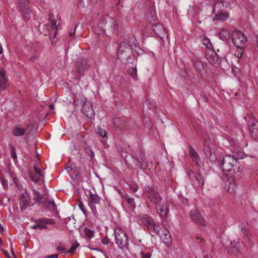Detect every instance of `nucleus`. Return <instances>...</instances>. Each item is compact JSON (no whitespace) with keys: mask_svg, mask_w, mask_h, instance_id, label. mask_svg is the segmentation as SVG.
I'll return each mask as SVG.
<instances>
[{"mask_svg":"<svg viewBox=\"0 0 258 258\" xmlns=\"http://www.w3.org/2000/svg\"><path fill=\"white\" fill-rule=\"evenodd\" d=\"M147 104H148V103H150V109H153L155 108V104L154 103H153V104L150 103L149 101H148L146 102Z\"/></svg>","mask_w":258,"mask_h":258,"instance_id":"nucleus-57","label":"nucleus"},{"mask_svg":"<svg viewBox=\"0 0 258 258\" xmlns=\"http://www.w3.org/2000/svg\"><path fill=\"white\" fill-rule=\"evenodd\" d=\"M3 197L0 196V207L3 205Z\"/></svg>","mask_w":258,"mask_h":258,"instance_id":"nucleus-61","label":"nucleus"},{"mask_svg":"<svg viewBox=\"0 0 258 258\" xmlns=\"http://www.w3.org/2000/svg\"><path fill=\"white\" fill-rule=\"evenodd\" d=\"M49 20L50 22L49 24L44 26L45 29L47 30V33H45V36L49 35L50 38H54L56 35V31L57 27L56 21L54 20V18L51 13L49 15Z\"/></svg>","mask_w":258,"mask_h":258,"instance_id":"nucleus-9","label":"nucleus"},{"mask_svg":"<svg viewBox=\"0 0 258 258\" xmlns=\"http://www.w3.org/2000/svg\"><path fill=\"white\" fill-rule=\"evenodd\" d=\"M34 172H30V177L32 180L35 182H40L43 178L41 170L37 165L33 166Z\"/></svg>","mask_w":258,"mask_h":258,"instance_id":"nucleus-17","label":"nucleus"},{"mask_svg":"<svg viewBox=\"0 0 258 258\" xmlns=\"http://www.w3.org/2000/svg\"><path fill=\"white\" fill-rule=\"evenodd\" d=\"M54 224V220L45 218L37 220L36 226L40 229H44L47 228V225H53Z\"/></svg>","mask_w":258,"mask_h":258,"instance_id":"nucleus-19","label":"nucleus"},{"mask_svg":"<svg viewBox=\"0 0 258 258\" xmlns=\"http://www.w3.org/2000/svg\"><path fill=\"white\" fill-rule=\"evenodd\" d=\"M37 59V57L36 56H33L32 57H30V61L31 62H33L35 60H36Z\"/></svg>","mask_w":258,"mask_h":258,"instance_id":"nucleus-60","label":"nucleus"},{"mask_svg":"<svg viewBox=\"0 0 258 258\" xmlns=\"http://www.w3.org/2000/svg\"><path fill=\"white\" fill-rule=\"evenodd\" d=\"M78 206H79V208H80V209L82 211V212L83 213H85L86 210L84 208V204H83V203L82 202L79 201Z\"/></svg>","mask_w":258,"mask_h":258,"instance_id":"nucleus-50","label":"nucleus"},{"mask_svg":"<svg viewBox=\"0 0 258 258\" xmlns=\"http://www.w3.org/2000/svg\"><path fill=\"white\" fill-rule=\"evenodd\" d=\"M232 40L236 47L243 46L247 41L244 35L240 31L235 30L232 35Z\"/></svg>","mask_w":258,"mask_h":258,"instance_id":"nucleus-10","label":"nucleus"},{"mask_svg":"<svg viewBox=\"0 0 258 258\" xmlns=\"http://www.w3.org/2000/svg\"><path fill=\"white\" fill-rule=\"evenodd\" d=\"M237 48L236 51L235 53V56L237 58H241L242 56V53L243 51V49L242 48V46L236 47Z\"/></svg>","mask_w":258,"mask_h":258,"instance_id":"nucleus-38","label":"nucleus"},{"mask_svg":"<svg viewBox=\"0 0 258 258\" xmlns=\"http://www.w3.org/2000/svg\"><path fill=\"white\" fill-rule=\"evenodd\" d=\"M141 254L142 255V258H150L151 257L150 254L149 253H145L143 252H141Z\"/></svg>","mask_w":258,"mask_h":258,"instance_id":"nucleus-54","label":"nucleus"},{"mask_svg":"<svg viewBox=\"0 0 258 258\" xmlns=\"http://www.w3.org/2000/svg\"><path fill=\"white\" fill-rule=\"evenodd\" d=\"M90 207L91 209V210L93 213H95L96 212V207L92 205V204H89Z\"/></svg>","mask_w":258,"mask_h":258,"instance_id":"nucleus-55","label":"nucleus"},{"mask_svg":"<svg viewBox=\"0 0 258 258\" xmlns=\"http://www.w3.org/2000/svg\"><path fill=\"white\" fill-rule=\"evenodd\" d=\"M10 154L11 157L14 161H16L17 159V154L14 147L11 146L10 149Z\"/></svg>","mask_w":258,"mask_h":258,"instance_id":"nucleus-41","label":"nucleus"},{"mask_svg":"<svg viewBox=\"0 0 258 258\" xmlns=\"http://www.w3.org/2000/svg\"><path fill=\"white\" fill-rule=\"evenodd\" d=\"M214 55H216V53L214 54L213 52L211 55H206L207 60L211 63H214L217 59V57Z\"/></svg>","mask_w":258,"mask_h":258,"instance_id":"nucleus-37","label":"nucleus"},{"mask_svg":"<svg viewBox=\"0 0 258 258\" xmlns=\"http://www.w3.org/2000/svg\"><path fill=\"white\" fill-rule=\"evenodd\" d=\"M19 201L20 209L22 211H24L31 206L30 194L26 191L21 193L19 195Z\"/></svg>","mask_w":258,"mask_h":258,"instance_id":"nucleus-13","label":"nucleus"},{"mask_svg":"<svg viewBox=\"0 0 258 258\" xmlns=\"http://www.w3.org/2000/svg\"><path fill=\"white\" fill-rule=\"evenodd\" d=\"M203 44L208 49H210L212 47V43L210 40L207 38H205L203 40Z\"/></svg>","mask_w":258,"mask_h":258,"instance_id":"nucleus-40","label":"nucleus"},{"mask_svg":"<svg viewBox=\"0 0 258 258\" xmlns=\"http://www.w3.org/2000/svg\"><path fill=\"white\" fill-rule=\"evenodd\" d=\"M229 4L228 2L224 0H218L216 2L213 11L214 13H216L218 11L222 10L223 8H228Z\"/></svg>","mask_w":258,"mask_h":258,"instance_id":"nucleus-26","label":"nucleus"},{"mask_svg":"<svg viewBox=\"0 0 258 258\" xmlns=\"http://www.w3.org/2000/svg\"><path fill=\"white\" fill-rule=\"evenodd\" d=\"M205 142L204 147V152L205 156L211 161H214L217 157L215 153L214 145L210 142V139H205Z\"/></svg>","mask_w":258,"mask_h":258,"instance_id":"nucleus-7","label":"nucleus"},{"mask_svg":"<svg viewBox=\"0 0 258 258\" xmlns=\"http://www.w3.org/2000/svg\"><path fill=\"white\" fill-rule=\"evenodd\" d=\"M254 46L255 50L258 51V34L255 36V40L254 42Z\"/></svg>","mask_w":258,"mask_h":258,"instance_id":"nucleus-51","label":"nucleus"},{"mask_svg":"<svg viewBox=\"0 0 258 258\" xmlns=\"http://www.w3.org/2000/svg\"><path fill=\"white\" fill-rule=\"evenodd\" d=\"M159 235L160 238L163 240V242L168 246L171 243V236L169 231L167 229H164L162 231L161 233L157 232Z\"/></svg>","mask_w":258,"mask_h":258,"instance_id":"nucleus-21","label":"nucleus"},{"mask_svg":"<svg viewBox=\"0 0 258 258\" xmlns=\"http://www.w3.org/2000/svg\"><path fill=\"white\" fill-rule=\"evenodd\" d=\"M92 250L102 252V250L99 248H95L92 249Z\"/></svg>","mask_w":258,"mask_h":258,"instance_id":"nucleus-63","label":"nucleus"},{"mask_svg":"<svg viewBox=\"0 0 258 258\" xmlns=\"http://www.w3.org/2000/svg\"><path fill=\"white\" fill-rule=\"evenodd\" d=\"M202 99L203 100V101L205 102H207L208 100V98L207 97H206V96H202Z\"/></svg>","mask_w":258,"mask_h":258,"instance_id":"nucleus-62","label":"nucleus"},{"mask_svg":"<svg viewBox=\"0 0 258 258\" xmlns=\"http://www.w3.org/2000/svg\"><path fill=\"white\" fill-rule=\"evenodd\" d=\"M189 152L193 162H195L198 166H200L202 163L197 152L192 148H190Z\"/></svg>","mask_w":258,"mask_h":258,"instance_id":"nucleus-29","label":"nucleus"},{"mask_svg":"<svg viewBox=\"0 0 258 258\" xmlns=\"http://www.w3.org/2000/svg\"><path fill=\"white\" fill-rule=\"evenodd\" d=\"M195 68L197 72L201 76L205 75L208 71L206 64L200 60H197L195 62Z\"/></svg>","mask_w":258,"mask_h":258,"instance_id":"nucleus-23","label":"nucleus"},{"mask_svg":"<svg viewBox=\"0 0 258 258\" xmlns=\"http://www.w3.org/2000/svg\"><path fill=\"white\" fill-rule=\"evenodd\" d=\"M128 73L134 78L135 79L137 76V71L136 68H133L128 71Z\"/></svg>","mask_w":258,"mask_h":258,"instance_id":"nucleus-43","label":"nucleus"},{"mask_svg":"<svg viewBox=\"0 0 258 258\" xmlns=\"http://www.w3.org/2000/svg\"><path fill=\"white\" fill-rule=\"evenodd\" d=\"M131 189L133 192H136L138 190V188L136 184H133L131 187Z\"/></svg>","mask_w":258,"mask_h":258,"instance_id":"nucleus-52","label":"nucleus"},{"mask_svg":"<svg viewBox=\"0 0 258 258\" xmlns=\"http://www.w3.org/2000/svg\"><path fill=\"white\" fill-rule=\"evenodd\" d=\"M219 37L223 41H226L231 37V32L225 28H222L219 33Z\"/></svg>","mask_w":258,"mask_h":258,"instance_id":"nucleus-30","label":"nucleus"},{"mask_svg":"<svg viewBox=\"0 0 258 258\" xmlns=\"http://www.w3.org/2000/svg\"><path fill=\"white\" fill-rule=\"evenodd\" d=\"M156 210L160 217H165L168 212V208L166 206L161 203L155 205Z\"/></svg>","mask_w":258,"mask_h":258,"instance_id":"nucleus-28","label":"nucleus"},{"mask_svg":"<svg viewBox=\"0 0 258 258\" xmlns=\"http://www.w3.org/2000/svg\"><path fill=\"white\" fill-rule=\"evenodd\" d=\"M95 132L97 134H99L102 138H104L106 137V131L104 129H102L100 127H97L95 129Z\"/></svg>","mask_w":258,"mask_h":258,"instance_id":"nucleus-36","label":"nucleus"},{"mask_svg":"<svg viewBox=\"0 0 258 258\" xmlns=\"http://www.w3.org/2000/svg\"><path fill=\"white\" fill-rule=\"evenodd\" d=\"M237 157H239L240 158H243V153H240L237 155Z\"/></svg>","mask_w":258,"mask_h":258,"instance_id":"nucleus-64","label":"nucleus"},{"mask_svg":"<svg viewBox=\"0 0 258 258\" xmlns=\"http://www.w3.org/2000/svg\"><path fill=\"white\" fill-rule=\"evenodd\" d=\"M102 242L103 243V244H104L105 245H107L109 242V240L108 238L105 237V238H103V239L102 240Z\"/></svg>","mask_w":258,"mask_h":258,"instance_id":"nucleus-53","label":"nucleus"},{"mask_svg":"<svg viewBox=\"0 0 258 258\" xmlns=\"http://www.w3.org/2000/svg\"><path fill=\"white\" fill-rule=\"evenodd\" d=\"M128 204L130 205V208L131 209H134L136 207V204L134 202L133 198H130L128 201H127Z\"/></svg>","mask_w":258,"mask_h":258,"instance_id":"nucleus-44","label":"nucleus"},{"mask_svg":"<svg viewBox=\"0 0 258 258\" xmlns=\"http://www.w3.org/2000/svg\"><path fill=\"white\" fill-rule=\"evenodd\" d=\"M250 132L253 138L258 137V121L255 118L251 117L248 121Z\"/></svg>","mask_w":258,"mask_h":258,"instance_id":"nucleus-18","label":"nucleus"},{"mask_svg":"<svg viewBox=\"0 0 258 258\" xmlns=\"http://www.w3.org/2000/svg\"><path fill=\"white\" fill-rule=\"evenodd\" d=\"M145 7L146 8L148 12V17L151 18L153 20L156 19V16L155 15V9L154 6V3L152 2H149L146 4H144Z\"/></svg>","mask_w":258,"mask_h":258,"instance_id":"nucleus-24","label":"nucleus"},{"mask_svg":"<svg viewBox=\"0 0 258 258\" xmlns=\"http://www.w3.org/2000/svg\"><path fill=\"white\" fill-rule=\"evenodd\" d=\"M8 79L6 76V72L3 69L0 70V89L5 90L7 86Z\"/></svg>","mask_w":258,"mask_h":258,"instance_id":"nucleus-27","label":"nucleus"},{"mask_svg":"<svg viewBox=\"0 0 258 258\" xmlns=\"http://www.w3.org/2000/svg\"><path fill=\"white\" fill-rule=\"evenodd\" d=\"M78 25H75V26L74 27L73 29L70 31L69 36L70 37H73L75 35L76 31V29H77V27H78Z\"/></svg>","mask_w":258,"mask_h":258,"instance_id":"nucleus-47","label":"nucleus"},{"mask_svg":"<svg viewBox=\"0 0 258 258\" xmlns=\"http://www.w3.org/2000/svg\"><path fill=\"white\" fill-rule=\"evenodd\" d=\"M13 182L16 185V186L18 188H20L21 187V184L20 183L19 180L16 177H13Z\"/></svg>","mask_w":258,"mask_h":258,"instance_id":"nucleus-46","label":"nucleus"},{"mask_svg":"<svg viewBox=\"0 0 258 258\" xmlns=\"http://www.w3.org/2000/svg\"><path fill=\"white\" fill-rule=\"evenodd\" d=\"M153 29L155 34L161 39L164 40V38H168L167 30L162 24H154L153 25Z\"/></svg>","mask_w":258,"mask_h":258,"instance_id":"nucleus-14","label":"nucleus"},{"mask_svg":"<svg viewBox=\"0 0 258 258\" xmlns=\"http://www.w3.org/2000/svg\"><path fill=\"white\" fill-rule=\"evenodd\" d=\"M196 179L198 182L199 186H202L204 185V180L203 177L201 175L198 174L196 176Z\"/></svg>","mask_w":258,"mask_h":258,"instance_id":"nucleus-42","label":"nucleus"},{"mask_svg":"<svg viewBox=\"0 0 258 258\" xmlns=\"http://www.w3.org/2000/svg\"><path fill=\"white\" fill-rule=\"evenodd\" d=\"M116 243L119 248L126 247L128 243V240L126 233L120 228L117 227L114 230Z\"/></svg>","mask_w":258,"mask_h":258,"instance_id":"nucleus-5","label":"nucleus"},{"mask_svg":"<svg viewBox=\"0 0 258 258\" xmlns=\"http://www.w3.org/2000/svg\"><path fill=\"white\" fill-rule=\"evenodd\" d=\"M133 49L125 44H120L118 50V57L123 63H130L133 58Z\"/></svg>","mask_w":258,"mask_h":258,"instance_id":"nucleus-3","label":"nucleus"},{"mask_svg":"<svg viewBox=\"0 0 258 258\" xmlns=\"http://www.w3.org/2000/svg\"><path fill=\"white\" fill-rule=\"evenodd\" d=\"M85 234L89 238H91L93 237L94 235V231L92 230H91L89 229L86 228L85 229Z\"/></svg>","mask_w":258,"mask_h":258,"instance_id":"nucleus-45","label":"nucleus"},{"mask_svg":"<svg viewBox=\"0 0 258 258\" xmlns=\"http://www.w3.org/2000/svg\"><path fill=\"white\" fill-rule=\"evenodd\" d=\"M101 198L97 195L92 192L89 194V204H98L100 202Z\"/></svg>","mask_w":258,"mask_h":258,"instance_id":"nucleus-32","label":"nucleus"},{"mask_svg":"<svg viewBox=\"0 0 258 258\" xmlns=\"http://www.w3.org/2000/svg\"><path fill=\"white\" fill-rule=\"evenodd\" d=\"M191 219L199 226H205V221L200 213L196 209L191 210L190 212Z\"/></svg>","mask_w":258,"mask_h":258,"instance_id":"nucleus-15","label":"nucleus"},{"mask_svg":"<svg viewBox=\"0 0 258 258\" xmlns=\"http://www.w3.org/2000/svg\"><path fill=\"white\" fill-rule=\"evenodd\" d=\"M113 124L115 127L119 130L125 128L126 127L134 129L137 126L135 124H134L132 127L130 126V123H128L125 121L124 117L114 118L113 120Z\"/></svg>","mask_w":258,"mask_h":258,"instance_id":"nucleus-16","label":"nucleus"},{"mask_svg":"<svg viewBox=\"0 0 258 258\" xmlns=\"http://www.w3.org/2000/svg\"><path fill=\"white\" fill-rule=\"evenodd\" d=\"M143 222L149 230H153L156 233L159 232V230L155 226L153 219L148 216L143 218Z\"/></svg>","mask_w":258,"mask_h":258,"instance_id":"nucleus-25","label":"nucleus"},{"mask_svg":"<svg viewBox=\"0 0 258 258\" xmlns=\"http://www.w3.org/2000/svg\"><path fill=\"white\" fill-rule=\"evenodd\" d=\"M88 155L92 158H93V157L94 156V153L92 150L89 151V152H88Z\"/></svg>","mask_w":258,"mask_h":258,"instance_id":"nucleus-58","label":"nucleus"},{"mask_svg":"<svg viewBox=\"0 0 258 258\" xmlns=\"http://www.w3.org/2000/svg\"><path fill=\"white\" fill-rule=\"evenodd\" d=\"M26 130L19 126H16L12 131V134L14 136H22L25 134Z\"/></svg>","mask_w":258,"mask_h":258,"instance_id":"nucleus-33","label":"nucleus"},{"mask_svg":"<svg viewBox=\"0 0 258 258\" xmlns=\"http://www.w3.org/2000/svg\"><path fill=\"white\" fill-rule=\"evenodd\" d=\"M82 112L88 118L92 119L94 115V110L90 102H85L82 108Z\"/></svg>","mask_w":258,"mask_h":258,"instance_id":"nucleus-22","label":"nucleus"},{"mask_svg":"<svg viewBox=\"0 0 258 258\" xmlns=\"http://www.w3.org/2000/svg\"><path fill=\"white\" fill-rule=\"evenodd\" d=\"M215 13L216 14L217 19L219 20L224 21L228 17V15L227 13L221 12L220 11H218L216 13Z\"/></svg>","mask_w":258,"mask_h":258,"instance_id":"nucleus-34","label":"nucleus"},{"mask_svg":"<svg viewBox=\"0 0 258 258\" xmlns=\"http://www.w3.org/2000/svg\"><path fill=\"white\" fill-rule=\"evenodd\" d=\"M18 9L21 12L24 19L28 21L31 18V11L29 0H17Z\"/></svg>","mask_w":258,"mask_h":258,"instance_id":"nucleus-6","label":"nucleus"},{"mask_svg":"<svg viewBox=\"0 0 258 258\" xmlns=\"http://www.w3.org/2000/svg\"><path fill=\"white\" fill-rule=\"evenodd\" d=\"M119 194L121 198L126 200V201H128L130 198L129 196L126 194L122 193L120 191L119 192Z\"/></svg>","mask_w":258,"mask_h":258,"instance_id":"nucleus-48","label":"nucleus"},{"mask_svg":"<svg viewBox=\"0 0 258 258\" xmlns=\"http://www.w3.org/2000/svg\"><path fill=\"white\" fill-rule=\"evenodd\" d=\"M128 46L134 51L137 50V48H139V43L136 39L135 36L132 34H127L124 37V41L120 43V44H125Z\"/></svg>","mask_w":258,"mask_h":258,"instance_id":"nucleus-12","label":"nucleus"},{"mask_svg":"<svg viewBox=\"0 0 258 258\" xmlns=\"http://www.w3.org/2000/svg\"><path fill=\"white\" fill-rule=\"evenodd\" d=\"M221 167L227 176L233 179L239 177L241 173L240 168L237 160L232 156H224L222 161Z\"/></svg>","mask_w":258,"mask_h":258,"instance_id":"nucleus-1","label":"nucleus"},{"mask_svg":"<svg viewBox=\"0 0 258 258\" xmlns=\"http://www.w3.org/2000/svg\"><path fill=\"white\" fill-rule=\"evenodd\" d=\"M144 195L155 205L161 203L162 198L157 192V188L153 186H147L143 190Z\"/></svg>","mask_w":258,"mask_h":258,"instance_id":"nucleus-4","label":"nucleus"},{"mask_svg":"<svg viewBox=\"0 0 258 258\" xmlns=\"http://www.w3.org/2000/svg\"><path fill=\"white\" fill-rule=\"evenodd\" d=\"M105 22H106V16L101 18L97 24L98 27L103 31L105 27Z\"/></svg>","mask_w":258,"mask_h":258,"instance_id":"nucleus-35","label":"nucleus"},{"mask_svg":"<svg viewBox=\"0 0 258 258\" xmlns=\"http://www.w3.org/2000/svg\"><path fill=\"white\" fill-rule=\"evenodd\" d=\"M234 179L232 178V179H230L228 182V184L226 185V189L228 192L230 194H233L235 192V189L236 188V185L234 181Z\"/></svg>","mask_w":258,"mask_h":258,"instance_id":"nucleus-31","label":"nucleus"},{"mask_svg":"<svg viewBox=\"0 0 258 258\" xmlns=\"http://www.w3.org/2000/svg\"><path fill=\"white\" fill-rule=\"evenodd\" d=\"M56 249L57 250L61 251H64L66 250V248L64 247L61 246H58L57 247Z\"/></svg>","mask_w":258,"mask_h":258,"instance_id":"nucleus-56","label":"nucleus"},{"mask_svg":"<svg viewBox=\"0 0 258 258\" xmlns=\"http://www.w3.org/2000/svg\"><path fill=\"white\" fill-rule=\"evenodd\" d=\"M57 257L58 255L55 254L49 255L48 256H47V258H57Z\"/></svg>","mask_w":258,"mask_h":258,"instance_id":"nucleus-59","label":"nucleus"},{"mask_svg":"<svg viewBox=\"0 0 258 258\" xmlns=\"http://www.w3.org/2000/svg\"><path fill=\"white\" fill-rule=\"evenodd\" d=\"M1 183H2V185L4 186V187L5 188L7 187L8 185V181L4 178H1Z\"/></svg>","mask_w":258,"mask_h":258,"instance_id":"nucleus-49","label":"nucleus"},{"mask_svg":"<svg viewBox=\"0 0 258 258\" xmlns=\"http://www.w3.org/2000/svg\"><path fill=\"white\" fill-rule=\"evenodd\" d=\"M117 28L118 24L116 20L109 16H106V22H105V27L103 32L105 33H115Z\"/></svg>","mask_w":258,"mask_h":258,"instance_id":"nucleus-11","label":"nucleus"},{"mask_svg":"<svg viewBox=\"0 0 258 258\" xmlns=\"http://www.w3.org/2000/svg\"><path fill=\"white\" fill-rule=\"evenodd\" d=\"M33 199L36 203L51 210H54L56 209L54 201L50 200L47 196L42 195L36 190H33Z\"/></svg>","mask_w":258,"mask_h":258,"instance_id":"nucleus-2","label":"nucleus"},{"mask_svg":"<svg viewBox=\"0 0 258 258\" xmlns=\"http://www.w3.org/2000/svg\"><path fill=\"white\" fill-rule=\"evenodd\" d=\"M79 243L78 242H75L73 243L71 247V249L67 252V253H69L71 254L74 253L76 250L77 248L79 247Z\"/></svg>","mask_w":258,"mask_h":258,"instance_id":"nucleus-39","label":"nucleus"},{"mask_svg":"<svg viewBox=\"0 0 258 258\" xmlns=\"http://www.w3.org/2000/svg\"><path fill=\"white\" fill-rule=\"evenodd\" d=\"M91 67L89 60L87 58L79 57L75 63V69L78 74L82 75Z\"/></svg>","mask_w":258,"mask_h":258,"instance_id":"nucleus-8","label":"nucleus"},{"mask_svg":"<svg viewBox=\"0 0 258 258\" xmlns=\"http://www.w3.org/2000/svg\"><path fill=\"white\" fill-rule=\"evenodd\" d=\"M131 160H133L134 162H137L138 167L142 169H145L147 167V163L144 160H141L135 159L131 156H126L125 161L128 166H133L132 163L130 162Z\"/></svg>","mask_w":258,"mask_h":258,"instance_id":"nucleus-20","label":"nucleus"}]
</instances>
